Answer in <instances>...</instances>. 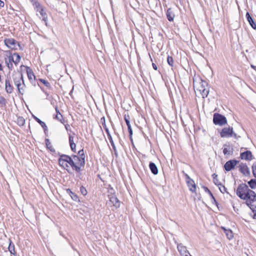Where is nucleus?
<instances>
[{
  "label": "nucleus",
  "mask_w": 256,
  "mask_h": 256,
  "mask_svg": "<svg viewBox=\"0 0 256 256\" xmlns=\"http://www.w3.org/2000/svg\"><path fill=\"white\" fill-rule=\"evenodd\" d=\"M236 194L240 198L245 201L246 205L252 212H254L252 204L256 200V194L253 190L250 189L246 184H242L238 187Z\"/></svg>",
  "instance_id": "obj_1"
},
{
  "label": "nucleus",
  "mask_w": 256,
  "mask_h": 256,
  "mask_svg": "<svg viewBox=\"0 0 256 256\" xmlns=\"http://www.w3.org/2000/svg\"><path fill=\"white\" fill-rule=\"evenodd\" d=\"M193 85L195 92L203 98L207 97L209 94L208 83L201 78L199 76L194 75L193 79Z\"/></svg>",
  "instance_id": "obj_2"
},
{
  "label": "nucleus",
  "mask_w": 256,
  "mask_h": 256,
  "mask_svg": "<svg viewBox=\"0 0 256 256\" xmlns=\"http://www.w3.org/2000/svg\"><path fill=\"white\" fill-rule=\"evenodd\" d=\"M72 158V156H70L68 155L62 154H60V158L58 161L60 165L66 170L69 174H70L71 172L68 169L69 168L68 164L74 170L79 173L80 172V168L78 166H77L74 164V162Z\"/></svg>",
  "instance_id": "obj_3"
},
{
  "label": "nucleus",
  "mask_w": 256,
  "mask_h": 256,
  "mask_svg": "<svg viewBox=\"0 0 256 256\" xmlns=\"http://www.w3.org/2000/svg\"><path fill=\"white\" fill-rule=\"evenodd\" d=\"M12 76L14 84L17 88L18 93L21 95H23L26 88V84L22 73L17 72L13 74Z\"/></svg>",
  "instance_id": "obj_4"
},
{
  "label": "nucleus",
  "mask_w": 256,
  "mask_h": 256,
  "mask_svg": "<svg viewBox=\"0 0 256 256\" xmlns=\"http://www.w3.org/2000/svg\"><path fill=\"white\" fill-rule=\"evenodd\" d=\"M4 45L9 49L16 50H18L17 46H18L20 50H22L21 46L19 42L12 38H6L4 40Z\"/></svg>",
  "instance_id": "obj_5"
},
{
  "label": "nucleus",
  "mask_w": 256,
  "mask_h": 256,
  "mask_svg": "<svg viewBox=\"0 0 256 256\" xmlns=\"http://www.w3.org/2000/svg\"><path fill=\"white\" fill-rule=\"evenodd\" d=\"M4 60L6 66H8L10 70L14 68L12 62L14 63V58H13V54L10 50H7L4 51Z\"/></svg>",
  "instance_id": "obj_6"
},
{
  "label": "nucleus",
  "mask_w": 256,
  "mask_h": 256,
  "mask_svg": "<svg viewBox=\"0 0 256 256\" xmlns=\"http://www.w3.org/2000/svg\"><path fill=\"white\" fill-rule=\"evenodd\" d=\"M220 135L223 138H236V134L234 132L232 128L230 127L222 128L220 132Z\"/></svg>",
  "instance_id": "obj_7"
},
{
  "label": "nucleus",
  "mask_w": 256,
  "mask_h": 256,
  "mask_svg": "<svg viewBox=\"0 0 256 256\" xmlns=\"http://www.w3.org/2000/svg\"><path fill=\"white\" fill-rule=\"evenodd\" d=\"M109 201L107 202L110 206H114L117 208H120V202L118 200L117 197L114 194H111L108 195Z\"/></svg>",
  "instance_id": "obj_8"
},
{
  "label": "nucleus",
  "mask_w": 256,
  "mask_h": 256,
  "mask_svg": "<svg viewBox=\"0 0 256 256\" xmlns=\"http://www.w3.org/2000/svg\"><path fill=\"white\" fill-rule=\"evenodd\" d=\"M213 121L215 124L219 126H222L227 123L226 118L218 114H214Z\"/></svg>",
  "instance_id": "obj_9"
},
{
  "label": "nucleus",
  "mask_w": 256,
  "mask_h": 256,
  "mask_svg": "<svg viewBox=\"0 0 256 256\" xmlns=\"http://www.w3.org/2000/svg\"><path fill=\"white\" fill-rule=\"evenodd\" d=\"M102 122V126L104 128V130H105L106 132V134L108 135V138L110 142V143L112 147V148L114 150V151H116V147L115 146V144H114V142L113 141V140H112V136L110 134V132L109 131V130L108 128L106 126V120H105V118L104 117H102V118H101V120H100Z\"/></svg>",
  "instance_id": "obj_10"
},
{
  "label": "nucleus",
  "mask_w": 256,
  "mask_h": 256,
  "mask_svg": "<svg viewBox=\"0 0 256 256\" xmlns=\"http://www.w3.org/2000/svg\"><path fill=\"white\" fill-rule=\"evenodd\" d=\"M186 182L188 187L189 188L190 190L192 192H194L196 191V185L194 182L191 179L190 176L186 174Z\"/></svg>",
  "instance_id": "obj_11"
},
{
  "label": "nucleus",
  "mask_w": 256,
  "mask_h": 256,
  "mask_svg": "<svg viewBox=\"0 0 256 256\" xmlns=\"http://www.w3.org/2000/svg\"><path fill=\"white\" fill-rule=\"evenodd\" d=\"M5 90L8 94H12L14 90V87L10 83V78L7 77L5 80Z\"/></svg>",
  "instance_id": "obj_12"
},
{
  "label": "nucleus",
  "mask_w": 256,
  "mask_h": 256,
  "mask_svg": "<svg viewBox=\"0 0 256 256\" xmlns=\"http://www.w3.org/2000/svg\"><path fill=\"white\" fill-rule=\"evenodd\" d=\"M240 157L242 160H251L254 159L251 152L249 150L242 152L240 154Z\"/></svg>",
  "instance_id": "obj_13"
},
{
  "label": "nucleus",
  "mask_w": 256,
  "mask_h": 256,
  "mask_svg": "<svg viewBox=\"0 0 256 256\" xmlns=\"http://www.w3.org/2000/svg\"><path fill=\"white\" fill-rule=\"evenodd\" d=\"M237 161L235 160H230L228 161L224 164V168L226 171L232 170L236 166Z\"/></svg>",
  "instance_id": "obj_14"
},
{
  "label": "nucleus",
  "mask_w": 256,
  "mask_h": 256,
  "mask_svg": "<svg viewBox=\"0 0 256 256\" xmlns=\"http://www.w3.org/2000/svg\"><path fill=\"white\" fill-rule=\"evenodd\" d=\"M72 159L74 160V164L78 166L80 168V172L82 170V167H84L85 165V162H82V161L79 158L78 156L72 155Z\"/></svg>",
  "instance_id": "obj_15"
},
{
  "label": "nucleus",
  "mask_w": 256,
  "mask_h": 256,
  "mask_svg": "<svg viewBox=\"0 0 256 256\" xmlns=\"http://www.w3.org/2000/svg\"><path fill=\"white\" fill-rule=\"evenodd\" d=\"M26 71L28 77L32 84L35 82V76L32 70L28 66H26Z\"/></svg>",
  "instance_id": "obj_16"
},
{
  "label": "nucleus",
  "mask_w": 256,
  "mask_h": 256,
  "mask_svg": "<svg viewBox=\"0 0 256 256\" xmlns=\"http://www.w3.org/2000/svg\"><path fill=\"white\" fill-rule=\"evenodd\" d=\"M239 170L245 176H248L250 174V170L246 164H241L239 165Z\"/></svg>",
  "instance_id": "obj_17"
},
{
  "label": "nucleus",
  "mask_w": 256,
  "mask_h": 256,
  "mask_svg": "<svg viewBox=\"0 0 256 256\" xmlns=\"http://www.w3.org/2000/svg\"><path fill=\"white\" fill-rule=\"evenodd\" d=\"M177 248L179 252L182 256H186V255L188 254L189 252L187 250L186 248L183 246L182 244H178Z\"/></svg>",
  "instance_id": "obj_18"
},
{
  "label": "nucleus",
  "mask_w": 256,
  "mask_h": 256,
  "mask_svg": "<svg viewBox=\"0 0 256 256\" xmlns=\"http://www.w3.org/2000/svg\"><path fill=\"white\" fill-rule=\"evenodd\" d=\"M32 117L34 118V120L36 122H38L41 126L43 128L45 134H46L48 133V127L46 126L45 122H42L40 118H38V117H36L34 115L32 116Z\"/></svg>",
  "instance_id": "obj_19"
},
{
  "label": "nucleus",
  "mask_w": 256,
  "mask_h": 256,
  "mask_svg": "<svg viewBox=\"0 0 256 256\" xmlns=\"http://www.w3.org/2000/svg\"><path fill=\"white\" fill-rule=\"evenodd\" d=\"M149 167L151 172L154 175L158 174V170L157 166L152 162H150Z\"/></svg>",
  "instance_id": "obj_20"
},
{
  "label": "nucleus",
  "mask_w": 256,
  "mask_h": 256,
  "mask_svg": "<svg viewBox=\"0 0 256 256\" xmlns=\"http://www.w3.org/2000/svg\"><path fill=\"white\" fill-rule=\"evenodd\" d=\"M66 192L76 202H80L78 196L74 193L70 189H66Z\"/></svg>",
  "instance_id": "obj_21"
},
{
  "label": "nucleus",
  "mask_w": 256,
  "mask_h": 256,
  "mask_svg": "<svg viewBox=\"0 0 256 256\" xmlns=\"http://www.w3.org/2000/svg\"><path fill=\"white\" fill-rule=\"evenodd\" d=\"M246 16L247 18V20L250 24L251 26L254 30L256 29V24L253 21L252 18L250 16V14L248 12H246Z\"/></svg>",
  "instance_id": "obj_22"
},
{
  "label": "nucleus",
  "mask_w": 256,
  "mask_h": 256,
  "mask_svg": "<svg viewBox=\"0 0 256 256\" xmlns=\"http://www.w3.org/2000/svg\"><path fill=\"white\" fill-rule=\"evenodd\" d=\"M174 14L172 8H168L166 12V16L169 21H172L174 18Z\"/></svg>",
  "instance_id": "obj_23"
},
{
  "label": "nucleus",
  "mask_w": 256,
  "mask_h": 256,
  "mask_svg": "<svg viewBox=\"0 0 256 256\" xmlns=\"http://www.w3.org/2000/svg\"><path fill=\"white\" fill-rule=\"evenodd\" d=\"M38 12H39L42 18V20L45 22L47 26L48 16L46 13L44 12V8L39 10Z\"/></svg>",
  "instance_id": "obj_24"
},
{
  "label": "nucleus",
  "mask_w": 256,
  "mask_h": 256,
  "mask_svg": "<svg viewBox=\"0 0 256 256\" xmlns=\"http://www.w3.org/2000/svg\"><path fill=\"white\" fill-rule=\"evenodd\" d=\"M8 249L11 254L14 255L16 254V252L14 250V245L10 239H9V246Z\"/></svg>",
  "instance_id": "obj_25"
},
{
  "label": "nucleus",
  "mask_w": 256,
  "mask_h": 256,
  "mask_svg": "<svg viewBox=\"0 0 256 256\" xmlns=\"http://www.w3.org/2000/svg\"><path fill=\"white\" fill-rule=\"evenodd\" d=\"M46 145V148L52 152H55V149L52 147V146L51 142L50 141V140L48 138H46L45 140Z\"/></svg>",
  "instance_id": "obj_26"
},
{
  "label": "nucleus",
  "mask_w": 256,
  "mask_h": 256,
  "mask_svg": "<svg viewBox=\"0 0 256 256\" xmlns=\"http://www.w3.org/2000/svg\"><path fill=\"white\" fill-rule=\"evenodd\" d=\"M222 228L224 230V232H225L227 238L229 240H230V239L233 238L234 236H233L232 232V231L231 230H226V228Z\"/></svg>",
  "instance_id": "obj_27"
},
{
  "label": "nucleus",
  "mask_w": 256,
  "mask_h": 256,
  "mask_svg": "<svg viewBox=\"0 0 256 256\" xmlns=\"http://www.w3.org/2000/svg\"><path fill=\"white\" fill-rule=\"evenodd\" d=\"M78 157L83 162H85V155L84 153V150L82 149L78 151Z\"/></svg>",
  "instance_id": "obj_28"
},
{
  "label": "nucleus",
  "mask_w": 256,
  "mask_h": 256,
  "mask_svg": "<svg viewBox=\"0 0 256 256\" xmlns=\"http://www.w3.org/2000/svg\"><path fill=\"white\" fill-rule=\"evenodd\" d=\"M17 124L20 126H23L25 124V120L22 116H19L17 118Z\"/></svg>",
  "instance_id": "obj_29"
},
{
  "label": "nucleus",
  "mask_w": 256,
  "mask_h": 256,
  "mask_svg": "<svg viewBox=\"0 0 256 256\" xmlns=\"http://www.w3.org/2000/svg\"><path fill=\"white\" fill-rule=\"evenodd\" d=\"M6 100L2 96H0V108L6 107Z\"/></svg>",
  "instance_id": "obj_30"
},
{
  "label": "nucleus",
  "mask_w": 256,
  "mask_h": 256,
  "mask_svg": "<svg viewBox=\"0 0 256 256\" xmlns=\"http://www.w3.org/2000/svg\"><path fill=\"white\" fill-rule=\"evenodd\" d=\"M13 55L16 56V60H14V64L16 66L18 64V62H20L21 57H20V55L18 53H14Z\"/></svg>",
  "instance_id": "obj_31"
},
{
  "label": "nucleus",
  "mask_w": 256,
  "mask_h": 256,
  "mask_svg": "<svg viewBox=\"0 0 256 256\" xmlns=\"http://www.w3.org/2000/svg\"><path fill=\"white\" fill-rule=\"evenodd\" d=\"M33 4L36 12H38L39 10L43 8L38 2H35Z\"/></svg>",
  "instance_id": "obj_32"
},
{
  "label": "nucleus",
  "mask_w": 256,
  "mask_h": 256,
  "mask_svg": "<svg viewBox=\"0 0 256 256\" xmlns=\"http://www.w3.org/2000/svg\"><path fill=\"white\" fill-rule=\"evenodd\" d=\"M248 184L252 188H256V180H251L248 182Z\"/></svg>",
  "instance_id": "obj_33"
},
{
  "label": "nucleus",
  "mask_w": 256,
  "mask_h": 256,
  "mask_svg": "<svg viewBox=\"0 0 256 256\" xmlns=\"http://www.w3.org/2000/svg\"><path fill=\"white\" fill-rule=\"evenodd\" d=\"M40 81L41 82H42L47 88H51V85H50V83L48 81H47V80H45L44 79H42V78L40 79Z\"/></svg>",
  "instance_id": "obj_34"
},
{
  "label": "nucleus",
  "mask_w": 256,
  "mask_h": 256,
  "mask_svg": "<svg viewBox=\"0 0 256 256\" xmlns=\"http://www.w3.org/2000/svg\"><path fill=\"white\" fill-rule=\"evenodd\" d=\"M218 188H219L220 190V192L224 194L226 192V188L222 184H218Z\"/></svg>",
  "instance_id": "obj_35"
},
{
  "label": "nucleus",
  "mask_w": 256,
  "mask_h": 256,
  "mask_svg": "<svg viewBox=\"0 0 256 256\" xmlns=\"http://www.w3.org/2000/svg\"><path fill=\"white\" fill-rule=\"evenodd\" d=\"M80 192L83 196H86L87 194V190L84 186H81L80 188Z\"/></svg>",
  "instance_id": "obj_36"
},
{
  "label": "nucleus",
  "mask_w": 256,
  "mask_h": 256,
  "mask_svg": "<svg viewBox=\"0 0 256 256\" xmlns=\"http://www.w3.org/2000/svg\"><path fill=\"white\" fill-rule=\"evenodd\" d=\"M124 119L125 122H126L127 126H130V116L128 115L126 116L125 114L124 116Z\"/></svg>",
  "instance_id": "obj_37"
},
{
  "label": "nucleus",
  "mask_w": 256,
  "mask_h": 256,
  "mask_svg": "<svg viewBox=\"0 0 256 256\" xmlns=\"http://www.w3.org/2000/svg\"><path fill=\"white\" fill-rule=\"evenodd\" d=\"M167 62L171 66H172L173 64V59L172 57L168 56L167 58Z\"/></svg>",
  "instance_id": "obj_38"
},
{
  "label": "nucleus",
  "mask_w": 256,
  "mask_h": 256,
  "mask_svg": "<svg viewBox=\"0 0 256 256\" xmlns=\"http://www.w3.org/2000/svg\"><path fill=\"white\" fill-rule=\"evenodd\" d=\"M252 169L253 174L256 178V162L253 164Z\"/></svg>",
  "instance_id": "obj_39"
},
{
  "label": "nucleus",
  "mask_w": 256,
  "mask_h": 256,
  "mask_svg": "<svg viewBox=\"0 0 256 256\" xmlns=\"http://www.w3.org/2000/svg\"><path fill=\"white\" fill-rule=\"evenodd\" d=\"M70 146L73 152H76V144L74 142L73 144H70Z\"/></svg>",
  "instance_id": "obj_40"
},
{
  "label": "nucleus",
  "mask_w": 256,
  "mask_h": 256,
  "mask_svg": "<svg viewBox=\"0 0 256 256\" xmlns=\"http://www.w3.org/2000/svg\"><path fill=\"white\" fill-rule=\"evenodd\" d=\"M74 136L70 134L69 136H68V140H69L70 144L74 143Z\"/></svg>",
  "instance_id": "obj_41"
},
{
  "label": "nucleus",
  "mask_w": 256,
  "mask_h": 256,
  "mask_svg": "<svg viewBox=\"0 0 256 256\" xmlns=\"http://www.w3.org/2000/svg\"><path fill=\"white\" fill-rule=\"evenodd\" d=\"M205 190H206V192H207L210 194V196L212 198V200H214V202H216L214 196H213V195H212V193L210 192V191L207 188H205Z\"/></svg>",
  "instance_id": "obj_42"
},
{
  "label": "nucleus",
  "mask_w": 256,
  "mask_h": 256,
  "mask_svg": "<svg viewBox=\"0 0 256 256\" xmlns=\"http://www.w3.org/2000/svg\"><path fill=\"white\" fill-rule=\"evenodd\" d=\"M128 131L129 135L131 137L132 134V130L131 126H128Z\"/></svg>",
  "instance_id": "obj_43"
},
{
  "label": "nucleus",
  "mask_w": 256,
  "mask_h": 256,
  "mask_svg": "<svg viewBox=\"0 0 256 256\" xmlns=\"http://www.w3.org/2000/svg\"><path fill=\"white\" fill-rule=\"evenodd\" d=\"M62 118V115L60 114H57L56 116V118L62 122L61 118Z\"/></svg>",
  "instance_id": "obj_44"
},
{
  "label": "nucleus",
  "mask_w": 256,
  "mask_h": 256,
  "mask_svg": "<svg viewBox=\"0 0 256 256\" xmlns=\"http://www.w3.org/2000/svg\"><path fill=\"white\" fill-rule=\"evenodd\" d=\"M223 152L224 154L226 155V154H230V151H229V150L228 148H224L223 150Z\"/></svg>",
  "instance_id": "obj_45"
},
{
  "label": "nucleus",
  "mask_w": 256,
  "mask_h": 256,
  "mask_svg": "<svg viewBox=\"0 0 256 256\" xmlns=\"http://www.w3.org/2000/svg\"><path fill=\"white\" fill-rule=\"evenodd\" d=\"M214 176V182L216 184V185H218V184H220L218 182V180L216 178V177L217 176H214V174L213 175Z\"/></svg>",
  "instance_id": "obj_46"
},
{
  "label": "nucleus",
  "mask_w": 256,
  "mask_h": 256,
  "mask_svg": "<svg viewBox=\"0 0 256 256\" xmlns=\"http://www.w3.org/2000/svg\"><path fill=\"white\" fill-rule=\"evenodd\" d=\"M4 2L0 0V8H3L4 6Z\"/></svg>",
  "instance_id": "obj_47"
},
{
  "label": "nucleus",
  "mask_w": 256,
  "mask_h": 256,
  "mask_svg": "<svg viewBox=\"0 0 256 256\" xmlns=\"http://www.w3.org/2000/svg\"><path fill=\"white\" fill-rule=\"evenodd\" d=\"M253 208H254V218H256V210L254 209V208H256V207H254V206H253Z\"/></svg>",
  "instance_id": "obj_48"
},
{
  "label": "nucleus",
  "mask_w": 256,
  "mask_h": 256,
  "mask_svg": "<svg viewBox=\"0 0 256 256\" xmlns=\"http://www.w3.org/2000/svg\"><path fill=\"white\" fill-rule=\"evenodd\" d=\"M152 67L154 70H158V67H157L156 64H155L154 63H152Z\"/></svg>",
  "instance_id": "obj_49"
},
{
  "label": "nucleus",
  "mask_w": 256,
  "mask_h": 256,
  "mask_svg": "<svg viewBox=\"0 0 256 256\" xmlns=\"http://www.w3.org/2000/svg\"><path fill=\"white\" fill-rule=\"evenodd\" d=\"M56 110L57 114H60L58 107L56 108Z\"/></svg>",
  "instance_id": "obj_50"
},
{
  "label": "nucleus",
  "mask_w": 256,
  "mask_h": 256,
  "mask_svg": "<svg viewBox=\"0 0 256 256\" xmlns=\"http://www.w3.org/2000/svg\"><path fill=\"white\" fill-rule=\"evenodd\" d=\"M0 70H2V66L0 63Z\"/></svg>",
  "instance_id": "obj_51"
},
{
  "label": "nucleus",
  "mask_w": 256,
  "mask_h": 256,
  "mask_svg": "<svg viewBox=\"0 0 256 256\" xmlns=\"http://www.w3.org/2000/svg\"><path fill=\"white\" fill-rule=\"evenodd\" d=\"M251 67H252V68H254V69L256 70V66H254V65L251 64Z\"/></svg>",
  "instance_id": "obj_52"
},
{
  "label": "nucleus",
  "mask_w": 256,
  "mask_h": 256,
  "mask_svg": "<svg viewBox=\"0 0 256 256\" xmlns=\"http://www.w3.org/2000/svg\"><path fill=\"white\" fill-rule=\"evenodd\" d=\"M68 126H69L68 125V126H66L65 127H66V128L68 130Z\"/></svg>",
  "instance_id": "obj_53"
},
{
  "label": "nucleus",
  "mask_w": 256,
  "mask_h": 256,
  "mask_svg": "<svg viewBox=\"0 0 256 256\" xmlns=\"http://www.w3.org/2000/svg\"><path fill=\"white\" fill-rule=\"evenodd\" d=\"M114 152H115V154H116V156H117V154H116V151H114Z\"/></svg>",
  "instance_id": "obj_54"
},
{
  "label": "nucleus",
  "mask_w": 256,
  "mask_h": 256,
  "mask_svg": "<svg viewBox=\"0 0 256 256\" xmlns=\"http://www.w3.org/2000/svg\"><path fill=\"white\" fill-rule=\"evenodd\" d=\"M72 90H73V89L70 91V94L72 92Z\"/></svg>",
  "instance_id": "obj_55"
}]
</instances>
